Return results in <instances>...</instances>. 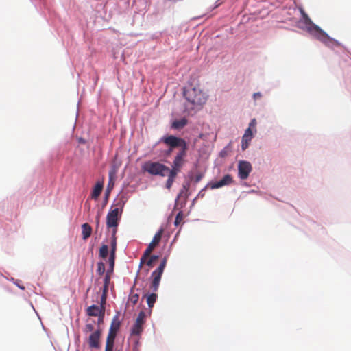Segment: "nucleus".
Wrapping results in <instances>:
<instances>
[{"label":"nucleus","instance_id":"nucleus-6","mask_svg":"<svg viewBox=\"0 0 351 351\" xmlns=\"http://www.w3.org/2000/svg\"><path fill=\"white\" fill-rule=\"evenodd\" d=\"M302 15L306 25V29L310 34L324 43L326 45H330V44L339 45V43L337 40L330 38L319 26L314 24L308 16L304 11H302Z\"/></svg>","mask_w":351,"mask_h":351},{"label":"nucleus","instance_id":"nucleus-46","mask_svg":"<svg viewBox=\"0 0 351 351\" xmlns=\"http://www.w3.org/2000/svg\"><path fill=\"white\" fill-rule=\"evenodd\" d=\"M117 351H121V350H117Z\"/></svg>","mask_w":351,"mask_h":351},{"label":"nucleus","instance_id":"nucleus-42","mask_svg":"<svg viewBox=\"0 0 351 351\" xmlns=\"http://www.w3.org/2000/svg\"><path fill=\"white\" fill-rule=\"evenodd\" d=\"M96 223H97V229L99 228V216H97L96 217Z\"/></svg>","mask_w":351,"mask_h":351},{"label":"nucleus","instance_id":"nucleus-14","mask_svg":"<svg viewBox=\"0 0 351 351\" xmlns=\"http://www.w3.org/2000/svg\"><path fill=\"white\" fill-rule=\"evenodd\" d=\"M232 176L229 174H227L225 176H223V178L221 180L216 182L215 183L210 184V186L212 189H218V188L222 187L223 186L228 185L230 183H232Z\"/></svg>","mask_w":351,"mask_h":351},{"label":"nucleus","instance_id":"nucleus-5","mask_svg":"<svg viewBox=\"0 0 351 351\" xmlns=\"http://www.w3.org/2000/svg\"><path fill=\"white\" fill-rule=\"evenodd\" d=\"M302 15L306 25V29L310 34L324 43L326 45H330V44L339 45V43L337 40L330 38L319 26L314 24L308 16L304 11H302Z\"/></svg>","mask_w":351,"mask_h":351},{"label":"nucleus","instance_id":"nucleus-3","mask_svg":"<svg viewBox=\"0 0 351 351\" xmlns=\"http://www.w3.org/2000/svg\"><path fill=\"white\" fill-rule=\"evenodd\" d=\"M302 15L306 25V29L310 34L324 43L326 45H330V44L339 45V43L337 40L330 38L319 26L314 24L308 16L304 11H302Z\"/></svg>","mask_w":351,"mask_h":351},{"label":"nucleus","instance_id":"nucleus-27","mask_svg":"<svg viewBox=\"0 0 351 351\" xmlns=\"http://www.w3.org/2000/svg\"><path fill=\"white\" fill-rule=\"evenodd\" d=\"M97 272L99 275H103L105 272V265L103 262H99L97 263Z\"/></svg>","mask_w":351,"mask_h":351},{"label":"nucleus","instance_id":"nucleus-8","mask_svg":"<svg viewBox=\"0 0 351 351\" xmlns=\"http://www.w3.org/2000/svg\"><path fill=\"white\" fill-rule=\"evenodd\" d=\"M167 261V257H164L158 267L152 274L151 289L153 291H156L158 289L162 273L166 267Z\"/></svg>","mask_w":351,"mask_h":351},{"label":"nucleus","instance_id":"nucleus-32","mask_svg":"<svg viewBox=\"0 0 351 351\" xmlns=\"http://www.w3.org/2000/svg\"><path fill=\"white\" fill-rule=\"evenodd\" d=\"M149 257V256H145V252L143 253V256H141V259H140V264H139V267L141 268L142 266L146 263V262L147 261V259Z\"/></svg>","mask_w":351,"mask_h":351},{"label":"nucleus","instance_id":"nucleus-40","mask_svg":"<svg viewBox=\"0 0 351 351\" xmlns=\"http://www.w3.org/2000/svg\"><path fill=\"white\" fill-rule=\"evenodd\" d=\"M114 173L112 171L110 172V173H109V179H110L109 184L110 182H112V177H113Z\"/></svg>","mask_w":351,"mask_h":351},{"label":"nucleus","instance_id":"nucleus-7","mask_svg":"<svg viewBox=\"0 0 351 351\" xmlns=\"http://www.w3.org/2000/svg\"><path fill=\"white\" fill-rule=\"evenodd\" d=\"M144 171L154 176H160L165 177L169 171V168L166 165L158 162L148 161L143 166Z\"/></svg>","mask_w":351,"mask_h":351},{"label":"nucleus","instance_id":"nucleus-12","mask_svg":"<svg viewBox=\"0 0 351 351\" xmlns=\"http://www.w3.org/2000/svg\"><path fill=\"white\" fill-rule=\"evenodd\" d=\"M163 230L160 229L158 232L155 234L154 236L152 241L147 246V249L145 250V256H150L152 252L154 250V249L160 243L162 235Z\"/></svg>","mask_w":351,"mask_h":351},{"label":"nucleus","instance_id":"nucleus-18","mask_svg":"<svg viewBox=\"0 0 351 351\" xmlns=\"http://www.w3.org/2000/svg\"><path fill=\"white\" fill-rule=\"evenodd\" d=\"M82 238L84 240H86L92 233V228L88 223H84L82 226Z\"/></svg>","mask_w":351,"mask_h":351},{"label":"nucleus","instance_id":"nucleus-26","mask_svg":"<svg viewBox=\"0 0 351 351\" xmlns=\"http://www.w3.org/2000/svg\"><path fill=\"white\" fill-rule=\"evenodd\" d=\"M158 258V256H156V255H152V256H149V258L147 259V262H146V265L149 267H152L153 265H154V262L155 261H156L157 259Z\"/></svg>","mask_w":351,"mask_h":351},{"label":"nucleus","instance_id":"nucleus-10","mask_svg":"<svg viewBox=\"0 0 351 351\" xmlns=\"http://www.w3.org/2000/svg\"><path fill=\"white\" fill-rule=\"evenodd\" d=\"M239 177L241 180H245L252 170L250 162L247 161H240L238 165Z\"/></svg>","mask_w":351,"mask_h":351},{"label":"nucleus","instance_id":"nucleus-23","mask_svg":"<svg viewBox=\"0 0 351 351\" xmlns=\"http://www.w3.org/2000/svg\"><path fill=\"white\" fill-rule=\"evenodd\" d=\"M108 254V247L107 245H102L99 249V257L106 258Z\"/></svg>","mask_w":351,"mask_h":351},{"label":"nucleus","instance_id":"nucleus-34","mask_svg":"<svg viewBox=\"0 0 351 351\" xmlns=\"http://www.w3.org/2000/svg\"><path fill=\"white\" fill-rule=\"evenodd\" d=\"M202 178H203V174L202 173H199L195 176V178L193 179H194V181L195 183H198L199 182H200V180L202 179Z\"/></svg>","mask_w":351,"mask_h":351},{"label":"nucleus","instance_id":"nucleus-38","mask_svg":"<svg viewBox=\"0 0 351 351\" xmlns=\"http://www.w3.org/2000/svg\"><path fill=\"white\" fill-rule=\"evenodd\" d=\"M262 97V95L261 93H255L254 95H253V97L255 100L258 99H260L261 97Z\"/></svg>","mask_w":351,"mask_h":351},{"label":"nucleus","instance_id":"nucleus-37","mask_svg":"<svg viewBox=\"0 0 351 351\" xmlns=\"http://www.w3.org/2000/svg\"><path fill=\"white\" fill-rule=\"evenodd\" d=\"M110 280V277L109 274H107L104 278V285H109Z\"/></svg>","mask_w":351,"mask_h":351},{"label":"nucleus","instance_id":"nucleus-1","mask_svg":"<svg viewBox=\"0 0 351 351\" xmlns=\"http://www.w3.org/2000/svg\"><path fill=\"white\" fill-rule=\"evenodd\" d=\"M183 95L186 99L184 111L189 114H193L202 109L208 97V94L199 84L189 85L184 89Z\"/></svg>","mask_w":351,"mask_h":351},{"label":"nucleus","instance_id":"nucleus-20","mask_svg":"<svg viewBox=\"0 0 351 351\" xmlns=\"http://www.w3.org/2000/svg\"><path fill=\"white\" fill-rule=\"evenodd\" d=\"M187 124V120L185 118H182L178 120H175L171 125L173 129H181L183 128Z\"/></svg>","mask_w":351,"mask_h":351},{"label":"nucleus","instance_id":"nucleus-30","mask_svg":"<svg viewBox=\"0 0 351 351\" xmlns=\"http://www.w3.org/2000/svg\"><path fill=\"white\" fill-rule=\"evenodd\" d=\"M138 298H139L138 294H132L130 295L129 300H130V302L134 305L138 301Z\"/></svg>","mask_w":351,"mask_h":351},{"label":"nucleus","instance_id":"nucleus-39","mask_svg":"<svg viewBox=\"0 0 351 351\" xmlns=\"http://www.w3.org/2000/svg\"><path fill=\"white\" fill-rule=\"evenodd\" d=\"M108 290V285H104L103 293H105V294H107Z\"/></svg>","mask_w":351,"mask_h":351},{"label":"nucleus","instance_id":"nucleus-28","mask_svg":"<svg viewBox=\"0 0 351 351\" xmlns=\"http://www.w3.org/2000/svg\"><path fill=\"white\" fill-rule=\"evenodd\" d=\"M182 219H183V214L180 211L176 215V219L174 221L175 226H178L179 224H180L181 222L182 221Z\"/></svg>","mask_w":351,"mask_h":351},{"label":"nucleus","instance_id":"nucleus-35","mask_svg":"<svg viewBox=\"0 0 351 351\" xmlns=\"http://www.w3.org/2000/svg\"><path fill=\"white\" fill-rule=\"evenodd\" d=\"M106 295H107V294H105V293H102V295H101V308L103 309V311H104V304H105V302H106Z\"/></svg>","mask_w":351,"mask_h":351},{"label":"nucleus","instance_id":"nucleus-15","mask_svg":"<svg viewBox=\"0 0 351 351\" xmlns=\"http://www.w3.org/2000/svg\"><path fill=\"white\" fill-rule=\"evenodd\" d=\"M252 138V132L251 130V128H248L245 131V134L242 137V149L245 150L246 149L248 146L249 143L251 141Z\"/></svg>","mask_w":351,"mask_h":351},{"label":"nucleus","instance_id":"nucleus-31","mask_svg":"<svg viewBox=\"0 0 351 351\" xmlns=\"http://www.w3.org/2000/svg\"><path fill=\"white\" fill-rule=\"evenodd\" d=\"M94 330V325L93 324H86L84 328L86 333L93 332Z\"/></svg>","mask_w":351,"mask_h":351},{"label":"nucleus","instance_id":"nucleus-21","mask_svg":"<svg viewBox=\"0 0 351 351\" xmlns=\"http://www.w3.org/2000/svg\"><path fill=\"white\" fill-rule=\"evenodd\" d=\"M167 176H168V179L166 182V188L170 189L173 185L175 178L177 176V174L175 173V172L168 171Z\"/></svg>","mask_w":351,"mask_h":351},{"label":"nucleus","instance_id":"nucleus-19","mask_svg":"<svg viewBox=\"0 0 351 351\" xmlns=\"http://www.w3.org/2000/svg\"><path fill=\"white\" fill-rule=\"evenodd\" d=\"M103 189V184L101 182H97L95 186H94V189L91 193V197L93 199H97L99 196L100 195L101 191Z\"/></svg>","mask_w":351,"mask_h":351},{"label":"nucleus","instance_id":"nucleus-11","mask_svg":"<svg viewBox=\"0 0 351 351\" xmlns=\"http://www.w3.org/2000/svg\"><path fill=\"white\" fill-rule=\"evenodd\" d=\"M119 209L115 208L110 210L106 217V225L108 228H117L118 226Z\"/></svg>","mask_w":351,"mask_h":351},{"label":"nucleus","instance_id":"nucleus-45","mask_svg":"<svg viewBox=\"0 0 351 351\" xmlns=\"http://www.w3.org/2000/svg\"><path fill=\"white\" fill-rule=\"evenodd\" d=\"M145 272H146V274H147L149 272V269H147Z\"/></svg>","mask_w":351,"mask_h":351},{"label":"nucleus","instance_id":"nucleus-25","mask_svg":"<svg viewBox=\"0 0 351 351\" xmlns=\"http://www.w3.org/2000/svg\"><path fill=\"white\" fill-rule=\"evenodd\" d=\"M190 184L189 182L184 183L182 186V189L180 191V193L178 195L179 197L184 195L185 197L188 196L187 192L189 189Z\"/></svg>","mask_w":351,"mask_h":351},{"label":"nucleus","instance_id":"nucleus-24","mask_svg":"<svg viewBox=\"0 0 351 351\" xmlns=\"http://www.w3.org/2000/svg\"><path fill=\"white\" fill-rule=\"evenodd\" d=\"M116 335H117L116 332L109 330L106 343H110V344L114 345V341Z\"/></svg>","mask_w":351,"mask_h":351},{"label":"nucleus","instance_id":"nucleus-4","mask_svg":"<svg viewBox=\"0 0 351 351\" xmlns=\"http://www.w3.org/2000/svg\"><path fill=\"white\" fill-rule=\"evenodd\" d=\"M302 15L306 25V29L310 34L324 43L326 45H330V44L339 45V43L337 40L330 38L319 26L314 24L308 16L304 11H302Z\"/></svg>","mask_w":351,"mask_h":351},{"label":"nucleus","instance_id":"nucleus-13","mask_svg":"<svg viewBox=\"0 0 351 351\" xmlns=\"http://www.w3.org/2000/svg\"><path fill=\"white\" fill-rule=\"evenodd\" d=\"M101 330H97L92 332L88 337V342L90 348L98 349L100 348Z\"/></svg>","mask_w":351,"mask_h":351},{"label":"nucleus","instance_id":"nucleus-33","mask_svg":"<svg viewBox=\"0 0 351 351\" xmlns=\"http://www.w3.org/2000/svg\"><path fill=\"white\" fill-rule=\"evenodd\" d=\"M114 259H115V256L110 254V257H109V264H110V267L111 270H113V269H114Z\"/></svg>","mask_w":351,"mask_h":351},{"label":"nucleus","instance_id":"nucleus-2","mask_svg":"<svg viewBox=\"0 0 351 351\" xmlns=\"http://www.w3.org/2000/svg\"><path fill=\"white\" fill-rule=\"evenodd\" d=\"M160 142H162L169 146L170 149L169 152H171L173 148L178 147H181V149L176 154L173 160L171 169H169V171L175 172V173L178 174L180 171L185 162L184 158L186 156L187 151L186 142L183 138L173 135L165 136L160 138Z\"/></svg>","mask_w":351,"mask_h":351},{"label":"nucleus","instance_id":"nucleus-41","mask_svg":"<svg viewBox=\"0 0 351 351\" xmlns=\"http://www.w3.org/2000/svg\"><path fill=\"white\" fill-rule=\"evenodd\" d=\"M255 125H256V120L254 119L251 121L249 128H250L251 127L255 126Z\"/></svg>","mask_w":351,"mask_h":351},{"label":"nucleus","instance_id":"nucleus-29","mask_svg":"<svg viewBox=\"0 0 351 351\" xmlns=\"http://www.w3.org/2000/svg\"><path fill=\"white\" fill-rule=\"evenodd\" d=\"M116 249H117V242H116V239L114 238L111 242L110 254L115 256Z\"/></svg>","mask_w":351,"mask_h":351},{"label":"nucleus","instance_id":"nucleus-9","mask_svg":"<svg viewBox=\"0 0 351 351\" xmlns=\"http://www.w3.org/2000/svg\"><path fill=\"white\" fill-rule=\"evenodd\" d=\"M145 312L141 311L138 313V317H137L133 326L132 327L131 335H138V336L141 335V333L143 331V325L145 322Z\"/></svg>","mask_w":351,"mask_h":351},{"label":"nucleus","instance_id":"nucleus-36","mask_svg":"<svg viewBox=\"0 0 351 351\" xmlns=\"http://www.w3.org/2000/svg\"><path fill=\"white\" fill-rule=\"evenodd\" d=\"M113 344L106 343L105 351H113Z\"/></svg>","mask_w":351,"mask_h":351},{"label":"nucleus","instance_id":"nucleus-16","mask_svg":"<svg viewBox=\"0 0 351 351\" xmlns=\"http://www.w3.org/2000/svg\"><path fill=\"white\" fill-rule=\"evenodd\" d=\"M101 313H102L101 317L104 316V311H103V309L101 308H100L97 305L93 304L87 308V314L89 316L96 317V316L100 315Z\"/></svg>","mask_w":351,"mask_h":351},{"label":"nucleus","instance_id":"nucleus-22","mask_svg":"<svg viewBox=\"0 0 351 351\" xmlns=\"http://www.w3.org/2000/svg\"><path fill=\"white\" fill-rule=\"evenodd\" d=\"M157 299V295L154 293H151L147 298V305L149 308H152L154 306V303L156 302Z\"/></svg>","mask_w":351,"mask_h":351},{"label":"nucleus","instance_id":"nucleus-43","mask_svg":"<svg viewBox=\"0 0 351 351\" xmlns=\"http://www.w3.org/2000/svg\"><path fill=\"white\" fill-rule=\"evenodd\" d=\"M101 315H102V313H101V315H99V322H102V321H103V317H104V316H102V317H101Z\"/></svg>","mask_w":351,"mask_h":351},{"label":"nucleus","instance_id":"nucleus-44","mask_svg":"<svg viewBox=\"0 0 351 351\" xmlns=\"http://www.w3.org/2000/svg\"><path fill=\"white\" fill-rule=\"evenodd\" d=\"M204 191V189H202V191L199 192V195H201L202 192Z\"/></svg>","mask_w":351,"mask_h":351},{"label":"nucleus","instance_id":"nucleus-17","mask_svg":"<svg viewBox=\"0 0 351 351\" xmlns=\"http://www.w3.org/2000/svg\"><path fill=\"white\" fill-rule=\"evenodd\" d=\"M121 326V321L119 319V315L117 314L114 316L109 330L114 332L117 333L118 330H119Z\"/></svg>","mask_w":351,"mask_h":351}]
</instances>
